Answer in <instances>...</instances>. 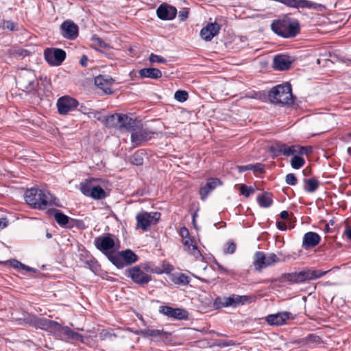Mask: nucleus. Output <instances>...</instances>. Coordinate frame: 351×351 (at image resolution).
<instances>
[{"mask_svg": "<svg viewBox=\"0 0 351 351\" xmlns=\"http://www.w3.org/2000/svg\"><path fill=\"white\" fill-rule=\"evenodd\" d=\"M320 236L313 232H308L303 237L302 245L305 249L313 247L320 242Z\"/></svg>", "mask_w": 351, "mask_h": 351, "instance_id": "obj_22", "label": "nucleus"}, {"mask_svg": "<svg viewBox=\"0 0 351 351\" xmlns=\"http://www.w3.org/2000/svg\"><path fill=\"white\" fill-rule=\"evenodd\" d=\"M304 190L308 193H313L315 192L319 186V182L315 178L304 179Z\"/></svg>", "mask_w": 351, "mask_h": 351, "instance_id": "obj_32", "label": "nucleus"}, {"mask_svg": "<svg viewBox=\"0 0 351 351\" xmlns=\"http://www.w3.org/2000/svg\"><path fill=\"white\" fill-rule=\"evenodd\" d=\"M149 60L153 63V62H158V63H165L167 61L166 60L158 55H156L154 53H151L149 58Z\"/></svg>", "mask_w": 351, "mask_h": 351, "instance_id": "obj_47", "label": "nucleus"}, {"mask_svg": "<svg viewBox=\"0 0 351 351\" xmlns=\"http://www.w3.org/2000/svg\"><path fill=\"white\" fill-rule=\"evenodd\" d=\"M0 29L15 32L18 30V27L17 25L11 21L2 20L0 22Z\"/></svg>", "mask_w": 351, "mask_h": 351, "instance_id": "obj_36", "label": "nucleus"}, {"mask_svg": "<svg viewBox=\"0 0 351 351\" xmlns=\"http://www.w3.org/2000/svg\"><path fill=\"white\" fill-rule=\"evenodd\" d=\"M27 322L36 328L47 330L55 335L59 327V323L44 317H38L34 315H29L27 318Z\"/></svg>", "mask_w": 351, "mask_h": 351, "instance_id": "obj_6", "label": "nucleus"}, {"mask_svg": "<svg viewBox=\"0 0 351 351\" xmlns=\"http://www.w3.org/2000/svg\"><path fill=\"white\" fill-rule=\"evenodd\" d=\"M279 261V258L274 253L266 256L262 252H256L254 255V265L256 270L261 271L267 267L271 266Z\"/></svg>", "mask_w": 351, "mask_h": 351, "instance_id": "obj_8", "label": "nucleus"}, {"mask_svg": "<svg viewBox=\"0 0 351 351\" xmlns=\"http://www.w3.org/2000/svg\"><path fill=\"white\" fill-rule=\"evenodd\" d=\"M304 159L298 156H294L291 161L292 168L298 169L304 165Z\"/></svg>", "mask_w": 351, "mask_h": 351, "instance_id": "obj_39", "label": "nucleus"}, {"mask_svg": "<svg viewBox=\"0 0 351 351\" xmlns=\"http://www.w3.org/2000/svg\"><path fill=\"white\" fill-rule=\"evenodd\" d=\"M247 301V296L233 294L228 297L217 298L214 301V306L217 308L228 306L235 307L240 304H244Z\"/></svg>", "mask_w": 351, "mask_h": 351, "instance_id": "obj_9", "label": "nucleus"}, {"mask_svg": "<svg viewBox=\"0 0 351 351\" xmlns=\"http://www.w3.org/2000/svg\"><path fill=\"white\" fill-rule=\"evenodd\" d=\"M220 30V25L215 23H208L200 32L201 38L205 41H210L213 37L218 34Z\"/></svg>", "mask_w": 351, "mask_h": 351, "instance_id": "obj_19", "label": "nucleus"}, {"mask_svg": "<svg viewBox=\"0 0 351 351\" xmlns=\"http://www.w3.org/2000/svg\"><path fill=\"white\" fill-rule=\"evenodd\" d=\"M292 60L287 55H278L274 58V68L278 71L287 70L291 67Z\"/></svg>", "mask_w": 351, "mask_h": 351, "instance_id": "obj_21", "label": "nucleus"}, {"mask_svg": "<svg viewBox=\"0 0 351 351\" xmlns=\"http://www.w3.org/2000/svg\"><path fill=\"white\" fill-rule=\"evenodd\" d=\"M54 217L57 223L60 226H65L69 222V217L62 213L56 212Z\"/></svg>", "mask_w": 351, "mask_h": 351, "instance_id": "obj_41", "label": "nucleus"}, {"mask_svg": "<svg viewBox=\"0 0 351 351\" xmlns=\"http://www.w3.org/2000/svg\"><path fill=\"white\" fill-rule=\"evenodd\" d=\"M142 154L143 153L141 152H135L131 156V162L136 166L141 165L143 163V158L142 157Z\"/></svg>", "mask_w": 351, "mask_h": 351, "instance_id": "obj_43", "label": "nucleus"}, {"mask_svg": "<svg viewBox=\"0 0 351 351\" xmlns=\"http://www.w3.org/2000/svg\"><path fill=\"white\" fill-rule=\"evenodd\" d=\"M297 150L294 149V147H288L287 145L285 146V149L282 154L286 156H289L295 153H297Z\"/></svg>", "mask_w": 351, "mask_h": 351, "instance_id": "obj_53", "label": "nucleus"}, {"mask_svg": "<svg viewBox=\"0 0 351 351\" xmlns=\"http://www.w3.org/2000/svg\"><path fill=\"white\" fill-rule=\"evenodd\" d=\"M272 31L283 38H293L296 36L299 31L298 23H291L288 20H276L271 25Z\"/></svg>", "mask_w": 351, "mask_h": 351, "instance_id": "obj_3", "label": "nucleus"}, {"mask_svg": "<svg viewBox=\"0 0 351 351\" xmlns=\"http://www.w3.org/2000/svg\"><path fill=\"white\" fill-rule=\"evenodd\" d=\"M8 226V220L6 218H0V228H5Z\"/></svg>", "mask_w": 351, "mask_h": 351, "instance_id": "obj_60", "label": "nucleus"}, {"mask_svg": "<svg viewBox=\"0 0 351 351\" xmlns=\"http://www.w3.org/2000/svg\"><path fill=\"white\" fill-rule=\"evenodd\" d=\"M180 237H182V239H185L186 238L191 237L190 235H189V230L186 228H185V227H182V228H180Z\"/></svg>", "mask_w": 351, "mask_h": 351, "instance_id": "obj_54", "label": "nucleus"}, {"mask_svg": "<svg viewBox=\"0 0 351 351\" xmlns=\"http://www.w3.org/2000/svg\"><path fill=\"white\" fill-rule=\"evenodd\" d=\"M88 58L86 56H82L80 59V64L83 66H86L88 65Z\"/></svg>", "mask_w": 351, "mask_h": 351, "instance_id": "obj_58", "label": "nucleus"}, {"mask_svg": "<svg viewBox=\"0 0 351 351\" xmlns=\"http://www.w3.org/2000/svg\"><path fill=\"white\" fill-rule=\"evenodd\" d=\"M107 257L110 261V262L117 268H123L125 266L123 259L122 258L121 256H120V252L119 254H114L112 252L107 255Z\"/></svg>", "mask_w": 351, "mask_h": 351, "instance_id": "obj_34", "label": "nucleus"}, {"mask_svg": "<svg viewBox=\"0 0 351 351\" xmlns=\"http://www.w3.org/2000/svg\"><path fill=\"white\" fill-rule=\"evenodd\" d=\"M91 40L93 42V47L101 51L103 49H109L110 45L106 43L101 38L98 37L96 35H94L91 37Z\"/></svg>", "mask_w": 351, "mask_h": 351, "instance_id": "obj_33", "label": "nucleus"}, {"mask_svg": "<svg viewBox=\"0 0 351 351\" xmlns=\"http://www.w3.org/2000/svg\"><path fill=\"white\" fill-rule=\"evenodd\" d=\"M159 312L162 314L176 319H186L188 317V312L182 308H172L167 306H162L159 308Z\"/></svg>", "mask_w": 351, "mask_h": 351, "instance_id": "obj_16", "label": "nucleus"}, {"mask_svg": "<svg viewBox=\"0 0 351 351\" xmlns=\"http://www.w3.org/2000/svg\"><path fill=\"white\" fill-rule=\"evenodd\" d=\"M188 93L185 90H177L176 93H175V95H174V98L178 101H180V102H184L185 101L187 100L188 99Z\"/></svg>", "mask_w": 351, "mask_h": 351, "instance_id": "obj_46", "label": "nucleus"}, {"mask_svg": "<svg viewBox=\"0 0 351 351\" xmlns=\"http://www.w3.org/2000/svg\"><path fill=\"white\" fill-rule=\"evenodd\" d=\"M151 269H153L150 268L148 264L134 266L127 270V275L134 283L144 285L152 280V276L147 273L150 272Z\"/></svg>", "mask_w": 351, "mask_h": 351, "instance_id": "obj_4", "label": "nucleus"}, {"mask_svg": "<svg viewBox=\"0 0 351 351\" xmlns=\"http://www.w3.org/2000/svg\"><path fill=\"white\" fill-rule=\"evenodd\" d=\"M285 145L284 143H276L271 146L270 149L274 154L278 155L282 153Z\"/></svg>", "mask_w": 351, "mask_h": 351, "instance_id": "obj_45", "label": "nucleus"}, {"mask_svg": "<svg viewBox=\"0 0 351 351\" xmlns=\"http://www.w3.org/2000/svg\"><path fill=\"white\" fill-rule=\"evenodd\" d=\"M254 191V190L252 187H248L244 184H242L240 186L241 193L245 197H249Z\"/></svg>", "mask_w": 351, "mask_h": 351, "instance_id": "obj_48", "label": "nucleus"}, {"mask_svg": "<svg viewBox=\"0 0 351 351\" xmlns=\"http://www.w3.org/2000/svg\"><path fill=\"white\" fill-rule=\"evenodd\" d=\"M278 2L293 8H313L314 3L308 0H279Z\"/></svg>", "mask_w": 351, "mask_h": 351, "instance_id": "obj_23", "label": "nucleus"}, {"mask_svg": "<svg viewBox=\"0 0 351 351\" xmlns=\"http://www.w3.org/2000/svg\"><path fill=\"white\" fill-rule=\"evenodd\" d=\"M287 279L289 281H291L293 282H296V283L303 282L301 271L289 274L287 276Z\"/></svg>", "mask_w": 351, "mask_h": 351, "instance_id": "obj_44", "label": "nucleus"}, {"mask_svg": "<svg viewBox=\"0 0 351 351\" xmlns=\"http://www.w3.org/2000/svg\"><path fill=\"white\" fill-rule=\"evenodd\" d=\"M280 217L282 219H286L288 218L289 217V213L286 210H283L280 213Z\"/></svg>", "mask_w": 351, "mask_h": 351, "instance_id": "obj_62", "label": "nucleus"}, {"mask_svg": "<svg viewBox=\"0 0 351 351\" xmlns=\"http://www.w3.org/2000/svg\"><path fill=\"white\" fill-rule=\"evenodd\" d=\"M160 217V213L158 212L147 213L141 211L136 216L137 227L141 228L143 231H147L152 225L158 223Z\"/></svg>", "mask_w": 351, "mask_h": 351, "instance_id": "obj_7", "label": "nucleus"}, {"mask_svg": "<svg viewBox=\"0 0 351 351\" xmlns=\"http://www.w3.org/2000/svg\"><path fill=\"white\" fill-rule=\"evenodd\" d=\"M23 269H25V270H27V271H32V268L28 267V266H26L25 265V268H22Z\"/></svg>", "mask_w": 351, "mask_h": 351, "instance_id": "obj_64", "label": "nucleus"}, {"mask_svg": "<svg viewBox=\"0 0 351 351\" xmlns=\"http://www.w3.org/2000/svg\"><path fill=\"white\" fill-rule=\"evenodd\" d=\"M276 225L278 228L280 230H285L287 229V225L285 222L278 221Z\"/></svg>", "mask_w": 351, "mask_h": 351, "instance_id": "obj_59", "label": "nucleus"}, {"mask_svg": "<svg viewBox=\"0 0 351 351\" xmlns=\"http://www.w3.org/2000/svg\"><path fill=\"white\" fill-rule=\"evenodd\" d=\"M344 234L347 237V238L351 240V228L347 227L344 230Z\"/></svg>", "mask_w": 351, "mask_h": 351, "instance_id": "obj_61", "label": "nucleus"}, {"mask_svg": "<svg viewBox=\"0 0 351 351\" xmlns=\"http://www.w3.org/2000/svg\"><path fill=\"white\" fill-rule=\"evenodd\" d=\"M112 83L111 78L103 75H99L95 79V85L106 93L110 92Z\"/></svg>", "mask_w": 351, "mask_h": 351, "instance_id": "obj_26", "label": "nucleus"}, {"mask_svg": "<svg viewBox=\"0 0 351 351\" xmlns=\"http://www.w3.org/2000/svg\"><path fill=\"white\" fill-rule=\"evenodd\" d=\"M182 242L184 245V250L189 254L193 255L196 258L202 256L199 250L197 249L194 239L191 237L185 239H182Z\"/></svg>", "mask_w": 351, "mask_h": 351, "instance_id": "obj_24", "label": "nucleus"}, {"mask_svg": "<svg viewBox=\"0 0 351 351\" xmlns=\"http://www.w3.org/2000/svg\"><path fill=\"white\" fill-rule=\"evenodd\" d=\"M236 250V244L233 242L228 243V246L226 250V253L233 254Z\"/></svg>", "mask_w": 351, "mask_h": 351, "instance_id": "obj_55", "label": "nucleus"}, {"mask_svg": "<svg viewBox=\"0 0 351 351\" xmlns=\"http://www.w3.org/2000/svg\"><path fill=\"white\" fill-rule=\"evenodd\" d=\"M139 75L143 78L157 80L162 77V72L156 68H144L139 71Z\"/></svg>", "mask_w": 351, "mask_h": 351, "instance_id": "obj_29", "label": "nucleus"}, {"mask_svg": "<svg viewBox=\"0 0 351 351\" xmlns=\"http://www.w3.org/2000/svg\"><path fill=\"white\" fill-rule=\"evenodd\" d=\"M97 180L94 178H88L82 182L80 184V190L82 193L85 196L88 197L90 193L92 191V189L95 186V182Z\"/></svg>", "mask_w": 351, "mask_h": 351, "instance_id": "obj_30", "label": "nucleus"}, {"mask_svg": "<svg viewBox=\"0 0 351 351\" xmlns=\"http://www.w3.org/2000/svg\"><path fill=\"white\" fill-rule=\"evenodd\" d=\"M78 106V101L71 97L63 96L58 99L57 108L60 114H66L75 110Z\"/></svg>", "mask_w": 351, "mask_h": 351, "instance_id": "obj_12", "label": "nucleus"}, {"mask_svg": "<svg viewBox=\"0 0 351 351\" xmlns=\"http://www.w3.org/2000/svg\"><path fill=\"white\" fill-rule=\"evenodd\" d=\"M173 270V267L169 263H164L162 264V269L155 268L150 270V273L162 274V273H170Z\"/></svg>", "mask_w": 351, "mask_h": 351, "instance_id": "obj_40", "label": "nucleus"}, {"mask_svg": "<svg viewBox=\"0 0 351 351\" xmlns=\"http://www.w3.org/2000/svg\"><path fill=\"white\" fill-rule=\"evenodd\" d=\"M258 202L261 206L269 207L271 204L272 200L268 193H264L258 197Z\"/></svg>", "mask_w": 351, "mask_h": 351, "instance_id": "obj_38", "label": "nucleus"}, {"mask_svg": "<svg viewBox=\"0 0 351 351\" xmlns=\"http://www.w3.org/2000/svg\"><path fill=\"white\" fill-rule=\"evenodd\" d=\"M55 335L63 339L72 341L73 342H83L82 335L71 330L68 326H62L60 324Z\"/></svg>", "mask_w": 351, "mask_h": 351, "instance_id": "obj_13", "label": "nucleus"}, {"mask_svg": "<svg viewBox=\"0 0 351 351\" xmlns=\"http://www.w3.org/2000/svg\"><path fill=\"white\" fill-rule=\"evenodd\" d=\"M329 271L330 270L322 271L319 270L312 269H304L301 271L303 282L319 278L326 275Z\"/></svg>", "mask_w": 351, "mask_h": 351, "instance_id": "obj_27", "label": "nucleus"}, {"mask_svg": "<svg viewBox=\"0 0 351 351\" xmlns=\"http://www.w3.org/2000/svg\"><path fill=\"white\" fill-rule=\"evenodd\" d=\"M156 14L158 17L162 20H172L176 16L177 10L172 5L162 3L157 8Z\"/></svg>", "mask_w": 351, "mask_h": 351, "instance_id": "obj_17", "label": "nucleus"}, {"mask_svg": "<svg viewBox=\"0 0 351 351\" xmlns=\"http://www.w3.org/2000/svg\"><path fill=\"white\" fill-rule=\"evenodd\" d=\"M125 265H132L138 261L137 255L130 250L120 252Z\"/></svg>", "mask_w": 351, "mask_h": 351, "instance_id": "obj_31", "label": "nucleus"}, {"mask_svg": "<svg viewBox=\"0 0 351 351\" xmlns=\"http://www.w3.org/2000/svg\"><path fill=\"white\" fill-rule=\"evenodd\" d=\"M155 132L145 128L135 130L131 134V141L134 146H139L143 143L150 140Z\"/></svg>", "mask_w": 351, "mask_h": 351, "instance_id": "obj_14", "label": "nucleus"}, {"mask_svg": "<svg viewBox=\"0 0 351 351\" xmlns=\"http://www.w3.org/2000/svg\"><path fill=\"white\" fill-rule=\"evenodd\" d=\"M221 184V181L218 178L208 179L206 183L200 188L199 194L202 200H206L209 193L217 186Z\"/></svg>", "mask_w": 351, "mask_h": 351, "instance_id": "obj_20", "label": "nucleus"}, {"mask_svg": "<svg viewBox=\"0 0 351 351\" xmlns=\"http://www.w3.org/2000/svg\"><path fill=\"white\" fill-rule=\"evenodd\" d=\"M44 56L50 65L59 66L65 60L66 52L61 49L48 48L45 50Z\"/></svg>", "mask_w": 351, "mask_h": 351, "instance_id": "obj_10", "label": "nucleus"}, {"mask_svg": "<svg viewBox=\"0 0 351 351\" xmlns=\"http://www.w3.org/2000/svg\"><path fill=\"white\" fill-rule=\"evenodd\" d=\"M94 243L97 249L106 256L112 252L115 245L114 239L110 234L97 237Z\"/></svg>", "mask_w": 351, "mask_h": 351, "instance_id": "obj_11", "label": "nucleus"}, {"mask_svg": "<svg viewBox=\"0 0 351 351\" xmlns=\"http://www.w3.org/2000/svg\"><path fill=\"white\" fill-rule=\"evenodd\" d=\"M88 197L95 199H101L106 197V192L101 186L95 184Z\"/></svg>", "mask_w": 351, "mask_h": 351, "instance_id": "obj_35", "label": "nucleus"}, {"mask_svg": "<svg viewBox=\"0 0 351 351\" xmlns=\"http://www.w3.org/2000/svg\"><path fill=\"white\" fill-rule=\"evenodd\" d=\"M189 15V12L186 10H183L179 12L178 18L180 21H184Z\"/></svg>", "mask_w": 351, "mask_h": 351, "instance_id": "obj_56", "label": "nucleus"}, {"mask_svg": "<svg viewBox=\"0 0 351 351\" xmlns=\"http://www.w3.org/2000/svg\"><path fill=\"white\" fill-rule=\"evenodd\" d=\"M254 167H259L260 169H261V164H257V165H245V166H239L237 167L240 173L241 172H243L245 171H247V170H252L254 169Z\"/></svg>", "mask_w": 351, "mask_h": 351, "instance_id": "obj_49", "label": "nucleus"}, {"mask_svg": "<svg viewBox=\"0 0 351 351\" xmlns=\"http://www.w3.org/2000/svg\"><path fill=\"white\" fill-rule=\"evenodd\" d=\"M320 342V338L314 335H310L306 337V344L318 343Z\"/></svg>", "mask_w": 351, "mask_h": 351, "instance_id": "obj_51", "label": "nucleus"}, {"mask_svg": "<svg viewBox=\"0 0 351 351\" xmlns=\"http://www.w3.org/2000/svg\"><path fill=\"white\" fill-rule=\"evenodd\" d=\"M292 318L289 312L284 311L276 314H271L266 317L265 319L268 324L271 326H280L285 324L287 319Z\"/></svg>", "mask_w": 351, "mask_h": 351, "instance_id": "obj_18", "label": "nucleus"}, {"mask_svg": "<svg viewBox=\"0 0 351 351\" xmlns=\"http://www.w3.org/2000/svg\"><path fill=\"white\" fill-rule=\"evenodd\" d=\"M16 84L20 88L27 93L34 91L38 84L34 71L31 69H21L18 73Z\"/></svg>", "mask_w": 351, "mask_h": 351, "instance_id": "obj_5", "label": "nucleus"}, {"mask_svg": "<svg viewBox=\"0 0 351 351\" xmlns=\"http://www.w3.org/2000/svg\"><path fill=\"white\" fill-rule=\"evenodd\" d=\"M285 181L287 184L293 186L297 183V178L293 173H289L286 176Z\"/></svg>", "mask_w": 351, "mask_h": 351, "instance_id": "obj_50", "label": "nucleus"}, {"mask_svg": "<svg viewBox=\"0 0 351 351\" xmlns=\"http://www.w3.org/2000/svg\"><path fill=\"white\" fill-rule=\"evenodd\" d=\"M142 333L145 337H150L152 339L156 341H164L167 339L170 333L158 329H146L142 331Z\"/></svg>", "mask_w": 351, "mask_h": 351, "instance_id": "obj_25", "label": "nucleus"}, {"mask_svg": "<svg viewBox=\"0 0 351 351\" xmlns=\"http://www.w3.org/2000/svg\"><path fill=\"white\" fill-rule=\"evenodd\" d=\"M296 150L298 154L308 155L312 152V147L311 146L298 147Z\"/></svg>", "mask_w": 351, "mask_h": 351, "instance_id": "obj_52", "label": "nucleus"}, {"mask_svg": "<svg viewBox=\"0 0 351 351\" xmlns=\"http://www.w3.org/2000/svg\"><path fill=\"white\" fill-rule=\"evenodd\" d=\"M10 264L14 268H25V265L22 264L21 262L16 260L10 261Z\"/></svg>", "mask_w": 351, "mask_h": 351, "instance_id": "obj_57", "label": "nucleus"}, {"mask_svg": "<svg viewBox=\"0 0 351 351\" xmlns=\"http://www.w3.org/2000/svg\"><path fill=\"white\" fill-rule=\"evenodd\" d=\"M62 36L68 40H75L78 36V27L71 21H65L60 25Z\"/></svg>", "mask_w": 351, "mask_h": 351, "instance_id": "obj_15", "label": "nucleus"}, {"mask_svg": "<svg viewBox=\"0 0 351 351\" xmlns=\"http://www.w3.org/2000/svg\"><path fill=\"white\" fill-rule=\"evenodd\" d=\"M253 170L255 171L262 172L263 171V167H261V169H260L259 167H254Z\"/></svg>", "mask_w": 351, "mask_h": 351, "instance_id": "obj_63", "label": "nucleus"}, {"mask_svg": "<svg viewBox=\"0 0 351 351\" xmlns=\"http://www.w3.org/2000/svg\"><path fill=\"white\" fill-rule=\"evenodd\" d=\"M269 101L276 104L290 105L293 103L291 85L289 83L273 87L268 94Z\"/></svg>", "mask_w": 351, "mask_h": 351, "instance_id": "obj_2", "label": "nucleus"}, {"mask_svg": "<svg viewBox=\"0 0 351 351\" xmlns=\"http://www.w3.org/2000/svg\"><path fill=\"white\" fill-rule=\"evenodd\" d=\"M25 202L35 208L45 209L53 204L54 197L48 191L32 188L25 194Z\"/></svg>", "mask_w": 351, "mask_h": 351, "instance_id": "obj_1", "label": "nucleus"}, {"mask_svg": "<svg viewBox=\"0 0 351 351\" xmlns=\"http://www.w3.org/2000/svg\"><path fill=\"white\" fill-rule=\"evenodd\" d=\"M119 114H114L106 118V125L108 127L119 128Z\"/></svg>", "mask_w": 351, "mask_h": 351, "instance_id": "obj_37", "label": "nucleus"}, {"mask_svg": "<svg viewBox=\"0 0 351 351\" xmlns=\"http://www.w3.org/2000/svg\"><path fill=\"white\" fill-rule=\"evenodd\" d=\"M173 282L176 284L185 285L189 283V278L184 274H179L177 276H175Z\"/></svg>", "mask_w": 351, "mask_h": 351, "instance_id": "obj_42", "label": "nucleus"}, {"mask_svg": "<svg viewBox=\"0 0 351 351\" xmlns=\"http://www.w3.org/2000/svg\"><path fill=\"white\" fill-rule=\"evenodd\" d=\"M119 128L127 130H134L136 121L125 114H119Z\"/></svg>", "mask_w": 351, "mask_h": 351, "instance_id": "obj_28", "label": "nucleus"}]
</instances>
